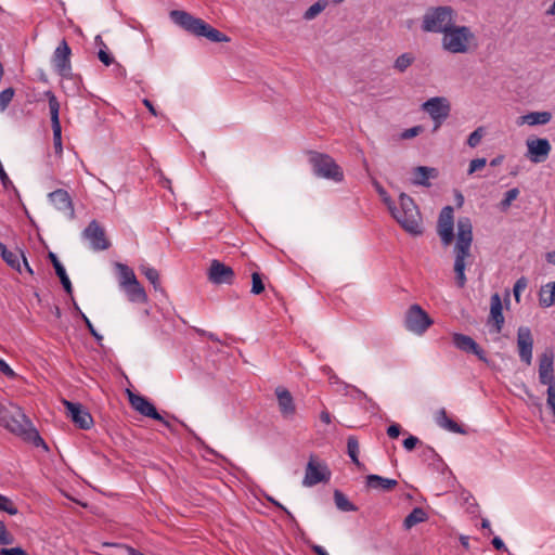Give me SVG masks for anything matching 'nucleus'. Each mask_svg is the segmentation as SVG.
Instances as JSON below:
<instances>
[{"mask_svg":"<svg viewBox=\"0 0 555 555\" xmlns=\"http://www.w3.org/2000/svg\"><path fill=\"white\" fill-rule=\"evenodd\" d=\"M0 425L24 440L33 442L36 447L47 448L31 422L17 405L11 404V409H9L0 403Z\"/></svg>","mask_w":555,"mask_h":555,"instance_id":"f257e3e1","label":"nucleus"},{"mask_svg":"<svg viewBox=\"0 0 555 555\" xmlns=\"http://www.w3.org/2000/svg\"><path fill=\"white\" fill-rule=\"evenodd\" d=\"M0 425L24 440L33 442L36 447L47 448L31 422L17 405L11 404V409H9L0 403Z\"/></svg>","mask_w":555,"mask_h":555,"instance_id":"f03ea898","label":"nucleus"},{"mask_svg":"<svg viewBox=\"0 0 555 555\" xmlns=\"http://www.w3.org/2000/svg\"><path fill=\"white\" fill-rule=\"evenodd\" d=\"M0 425L24 440L33 442L36 447L47 448L31 422L17 405L11 404V409H9L0 403Z\"/></svg>","mask_w":555,"mask_h":555,"instance_id":"7ed1b4c3","label":"nucleus"},{"mask_svg":"<svg viewBox=\"0 0 555 555\" xmlns=\"http://www.w3.org/2000/svg\"><path fill=\"white\" fill-rule=\"evenodd\" d=\"M384 203L387 205L391 216L408 233L412 235L422 234V215L411 196L400 193L399 207L395 205L390 197H385Z\"/></svg>","mask_w":555,"mask_h":555,"instance_id":"20e7f679","label":"nucleus"},{"mask_svg":"<svg viewBox=\"0 0 555 555\" xmlns=\"http://www.w3.org/2000/svg\"><path fill=\"white\" fill-rule=\"evenodd\" d=\"M457 234L456 244L454 247L455 261L454 272L455 280L459 287H464L466 284L465 276V260L470 257V246L473 242V225L470 219L467 217L459 218L457 220Z\"/></svg>","mask_w":555,"mask_h":555,"instance_id":"39448f33","label":"nucleus"},{"mask_svg":"<svg viewBox=\"0 0 555 555\" xmlns=\"http://www.w3.org/2000/svg\"><path fill=\"white\" fill-rule=\"evenodd\" d=\"M170 17L177 25L194 36L205 37L212 42L230 41L228 36L185 11L173 10L170 12Z\"/></svg>","mask_w":555,"mask_h":555,"instance_id":"423d86ee","label":"nucleus"},{"mask_svg":"<svg viewBox=\"0 0 555 555\" xmlns=\"http://www.w3.org/2000/svg\"><path fill=\"white\" fill-rule=\"evenodd\" d=\"M442 48L453 54H465L477 48V39L467 26L452 25L441 39Z\"/></svg>","mask_w":555,"mask_h":555,"instance_id":"0eeeda50","label":"nucleus"},{"mask_svg":"<svg viewBox=\"0 0 555 555\" xmlns=\"http://www.w3.org/2000/svg\"><path fill=\"white\" fill-rule=\"evenodd\" d=\"M455 11L449 5L429 8L422 21L426 33L444 34L454 24Z\"/></svg>","mask_w":555,"mask_h":555,"instance_id":"6e6552de","label":"nucleus"},{"mask_svg":"<svg viewBox=\"0 0 555 555\" xmlns=\"http://www.w3.org/2000/svg\"><path fill=\"white\" fill-rule=\"evenodd\" d=\"M309 162L312 166L313 172L320 177L334 182H341L344 180V171L336 164V162L327 154L318 152H310Z\"/></svg>","mask_w":555,"mask_h":555,"instance_id":"1a4fd4ad","label":"nucleus"},{"mask_svg":"<svg viewBox=\"0 0 555 555\" xmlns=\"http://www.w3.org/2000/svg\"><path fill=\"white\" fill-rule=\"evenodd\" d=\"M433 324V320L418 305H412L405 314V327L422 335Z\"/></svg>","mask_w":555,"mask_h":555,"instance_id":"9d476101","label":"nucleus"},{"mask_svg":"<svg viewBox=\"0 0 555 555\" xmlns=\"http://www.w3.org/2000/svg\"><path fill=\"white\" fill-rule=\"evenodd\" d=\"M422 108L435 120L434 130L440 127L441 122L449 117L451 111L450 102L443 96L427 100L423 103Z\"/></svg>","mask_w":555,"mask_h":555,"instance_id":"9b49d317","label":"nucleus"},{"mask_svg":"<svg viewBox=\"0 0 555 555\" xmlns=\"http://www.w3.org/2000/svg\"><path fill=\"white\" fill-rule=\"evenodd\" d=\"M82 236L89 242L91 249L94 251L106 250L111 246L104 228L96 220H92L88 224L82 232Z\"/></svg>","mask_w":555,"mask_h":555,"instance_id":"f8f14e48","label":"nucleus"},{"mask_svg":"<svg viewBox=\"0 0 555 555\" xmlns=\"http://www.w3.org/2000/svg\"><path fill=\"white\" fill-rule=\"evenodd\" d=\"M330 476L331 473L327 466L319 462L315 456L311 455L306 467L302 483L306 487H312L319 482L328 481Z\"/></svg>","mask_w":555,"mask_h":555,"instance_id":"ddd939ff","label":"nucleus"},{"mask_svg":"<svg viewBox=\"0 0 555 555\" xmlns=\"http://www.w3.org/2000/svg\"><path fill=\"white\" fill-rule=\"evenodd\" d=\"M70 55L72 50L67 42L63 40L55 49L52 56L55 70L64 78H69L72 75Z\"/></svg>","mask_w":555,"mask_h":555,"instance_id":"4468645a","label":"nucleus"},{"mask_svg":"<svg viewBox=\"0 0 555 555\" xmlns=\"http://www.w3.org/2000/svg\"><path fill=\"white\" fill-rule=\"evenodd\" d=\"M453 228V208L451 206H446L439 215L437 224V232L446 246L450 245L454 238Z\"/></svg>","mask_w":555,"mask_h":555,"instance_id":"2eb2a0df","label":"nucleus"},{"mask_svg":"<svg viewBox=\"0 0 555 555\" xmlns=\"http://www.w3.org/2000/svg\"><path fill=\"white\" fill-rule=\"evenodd\" d=\"M128 398L131 406L137 412L143 416L159 421L168 427L170 426V424L162 417L156 408L145 397L128 391Z\"/></svg>","mask_w":555,"mask_h":555,"instance_id":"dca6fc26","label":"nucleus"},{"mask_svg":"<svg viewBox=\"0 0 555 555\" xmlns=\"http://www.w3.org/2000/svg\"><path fill=\"white\" fill-rule=\"evenodd\" d=\"M67 416L81 429H89L93 424L91 414L80 404L63 400Z\"/></svg>","mask_w":555,"mask_h":555,"instance_id":"f3484780","label":"nucleus"},{"mask_svg":"<svg viewBox=\"0 0 555 555\" xmlns=\"http://www.w3.org/2000/svg\"><path fill=\"white\" fill-rule=\"evenodd\" d=\"M527 157L534 164L544 162L551 152V144L547 139L529 138L526 141Z\"/></svg>","mask_w":555,"mask_h":555,"instance_id":"a211bd4d","label":"nucleus"},{"mask_svg":"<svg viewBox=\"0 0 555 555\" xmlns=\"http://www.w3.org/2000/svg\"><path fill=\"white\" fill-rule=\"evenodd\" d=\"M517 347L521 361L530 365L532 361L533 337L529 327L520 326L518 328Z\"/></svg>","mask_w":555,"mask_h":555,"instance_id":"6ab92c4d","label":"nucleus"},{"mask_svg":"<svg viewBox=\"0 0 555 555\" xmlns=\"http://www.w3.org/2000/svg\"><path fill=\"white\" fill-rule=\"evenodd\" d=\"M208 279L214 284H232L234 271L219 260H212L208 270Z\"/></svg>","mask_w":555,"mask_h":555,"instance_id":"aec40b11","label":"nucleus"},{"mask_svg":"<svg viewBox=\"0 0 555 555\" xmlns=\"http://www.w3.org/2000/svg\"><path fill=\"white\" fill-rule=\"evenodd\" d=\"M539 380L542 385L555 383L554 353L545 350L539 358Z\"/></svg>","mask_w":555,"mask_h":555,"instance_id":"412c9836","label":"nucleus"},{"mask_svg":"<svg viewBox=\"0 0 555 555\" xmlns=\"http://www.w3.org/2000/svg\"><path fill=\"white\" fill-rule=\"evenodd\" d=\"M49 199L56 209L64 211L70 219L74 218L75 210L67 191L62 189L55 190L49 194Z\"/></svg>","mask_w":555,"mask_h":555,"instance_id":"4be33fe9","label":"nucleus"},{"mask_svg":"<svg viewBox=\"0 0 555 555\" xmlns=\"http://www.w3.org/2000/svg\"><path fill=\"white\" fill-rule=\"evenodd\" d=\"M453 344L460 350L476 354L480 360L486 361L483 350L476 344V341L464 334H453Z\"/></svg>","mask_w":555,"mask_h":555,"instance_id":"5701e85b","label":"nucleus"},{"mask_svg":"<svg viewBox=\"0 0 555 555\" xmlns=\"http://www.w3.org/2000/svg\"><path fill=\"white\" fill-rule=\"evenodd\" d=\"M279 409L285 418H289L295 414L296 406L292 393L284 387L275 389Z\"/></svg>","mask_w":555,"mask_h":555,"instance_id":"b1692460","label":"nucleus"},{"mask_svg":"<svg viewBox=\"0 0 555 555\" xmlns=\"http://www.w3.org/2000/svg\"><path fill=\"white\" fill-rule=\"evenodd\" d=\"M503 306L498 293L491 296L489 322H493L495 333L502 331L504 324Z\"/></svg>","mask_w":555,"mask_h":555,"instance_id":"393cba45","label":"nucleus"},{"mask_svg":"<svg viewBox=\"0 0 555 555\" xmlns=\"http://www.w3.org/2000/svg\"><path fill=\"white\" fill-rule=\"evenodd\" d=\"M437 176H438V171L436 168L426 167V166H417L413 169L412 183L414 185L430 186L429 179L436 178Z\"/></svg>","mask_w":555,"mask_h":555,"instance_id":"a878e982","label":"nucleus"},{"mask_svg":"<svg viewBox=\"0 0 555 555\" xmlns=\"http://www.w3.org/2000/svg\"><path fill=\"white\" fill-rule=\"evenodd\" d=\"M0 255L8 266L20 273L22 272L21 259L24 258L22 250H9L7 246L0 242Z\"/></svg>","mask_w":555,"mask_h":555,"instance_id":"bb28decb","label":"nucleus"},{"mask_svg":"<svg viewBox=\"0 0 555 555\" xmlns=\"http://www.w3.org/2000/svg\"><path fill=\"white\" fill-rule=\"evenodd\" d=\"M552 118V114L550 112H532L526 115L520 116L517 119V125H546Z\"/></svg>","mask_w":555,"mask_h":555,"instance_id":"cd10ccee","label":"nucleus"},{"mask_svg":"<svg viewBox=\"0 0 555 555\" xmlns=\"http://www.w3.org/2000/svg\"><path fill=\"white\" fill-rule=\"evenodd\" d=\"M365 483L371 489L391 491L397 487L398 481L396 479H389L378 475H369L365 478Z\"/></svg>","mask_w":555,"mask_h":555,"instance_id":"c85d7f7f","label":"nucleus"},{"mask_svg":"<svg viewBox=\"0 0 555 555\" xmlns=\"http://www.w3.org/2000/svg\"><path fill=\"white\" fill-rule=\"evenodd\" d=\"M122 289L132 302L145 304L147 301V295L139 281L125 286Z\"/></svg>","mask_w":555,"mask_h":555,"instance_id":"c756f323","label":"nucleus"},{"mask_svg":"<svg viewBox=\"0 0 555 555\" xmlns=\"http://www.w3.org/2000/svg\"><path fill=\"white\" fill-rule=\"evenodd\" d=\"M436 422L440 427H442L451 433H456V434H462V435L466 434L465 429H463L462 426H460L457 423H455L454 421H452L451 418L448 417L447 411L443 408L437 412Z\"/></svg>","mask_w":555,"mask_h":555,"instance_id":"7c9ffc66","label":"nucleus"},{"mask_svg":"<svg viewBox=\"0 0 555 555\" xmlns=\"http://www.w3.org/2000/svg\"><path fill=\"white\" fill-rule=\"evenodd\" d=\"M49 258H50V260H51V262H52V264H53V267H54V269H55V273H56V275H57V276L60 278V280H61V283H62V285H63V287H64L65 292H66L67 294H72V292H73L72 283H70V281H69V279H68V276H67V274H66V271H65L64 267H63V266H62V263L59 261V259H57V257H56V255H55V254L50 253V254H49Z\"/></svg>","mask_w":555,"mask_h":555,"instance_id":"2f4dec72","label":"nucleus"},{"mask_svg":"<svg viewBox=\"0 0 555 555\" xmlns=\"http://www.w3.org/2000/svg\"><path fill=\"white\" fill-rule=\"evenodd\" d=\"M115 268L118 272L119 285L121 288L138 281L133 270L129 268L127 264L117 262L115 264Z\"/></svg>","mask_w":555,"mask_h":555,"instance_id":"473e14b6","label":"nucleus"},{"mask_svg":"<svg viewBox=\"0 0 555 555\" xmlns=\"http://www.w3.org/2000/svg\"><path fill=\"white\" fill-rule=\"evenodd\" d=\"M539 301L546 308L555 304V281L541 287Z\"/></svg>","mask_w":555,"mask_h":555,"instance_id":"72a5a7b5","label":"nucleus"},{"mask_svg":"<svg viewBox=\"0 0 555 555\" xmlns=\"http://www.w3.org/2000/svg\"><path fill=\"white\" fill-rule=\"evenodd\" d=\"M427 519V514L421 507H415L404 519L403 526L405 529H411L415 525L423 522Z\"/></svg>","mask_w":555,"mask_h":555,"instance_id":"f704fd0d","label":"nucleus"},{"mask_svg":"<svg viewBox=\"0 0 555 555\" xmlns=\"http://www.w3.org/2000/svg\"><path fill=\"white\" fill-rule=\"evenodd\" d=\"M415 62V56L411 52L403 53L399 55L393 62V68L398 73H404L413 63Z\"/></svg>","mask_w":555,"mask_h":555,"instance_id":"c9c22d12","label":"nucleus"},{"mask_svg":"<svg viewBox=\"0 0 555 555\" xmlns=\"http://www.w3.org/2000/svg\"><path fill=\"white\" fill-rule=\"evenodd\" d=\"M44 94L49 101L51 125L61 124L60 118H59L60 102L57 101L56 96L54 95V93L52 91H47Z\"/></svg>","mask_w":555,"mask_h":555,"instance_id":"e433bc0d","label":"nucleus"},{"mask_svg":"<svg viewBox=\"0 0 555 555\" xmlns=\"http://www.w3.org/2000/svg\"><path fill=\"white\" fill-rule=\"evenodd\" d=\"M359 450H360V446H359V441H358L357 437H354V436L348 437V440H347V452H348V455L350 456L351 461L359 468H362L363 464L359 461V457H358Z\"/></svg>","mask_w":555,"mask_h":555,"instance_id":"4c0bfd02","label":"nucleus"},{"mask_svg":"<svg viewBox=\"0 0 555 555\" xmlns=\"http://www.w3.org/2000/svg\"><path fill=\"white\" fill-rule=\"evenodd\" d=\"M334 500H335V504H336L337 508L340 511H344V512L357 511V507L339 490H335Z\"/></svg>","mask_w":555,"mask_h":555,"instance_id":"58836bf2","label":"nucleus"},{"mask_svg":"<svg viewBox=\"0 0 555 555\" xmlns=\"http://www.w3.org/2000/svg\"><path fill=\"white\" fill-rule=\"evenodd\" d=\"M140 270L145 275V278L151 282L155 291H163L159 282V273L156 269L146 266H141Z\"/></svg>","mask_w":555,"mask_h":555,"instance_id":"ea45409f","label":"nucleus"},{"mask_svg":"<svg viewBox=\"0 0 555 555\" xmlns=\"http://www.w3.org/2000/svg\"><path fill=\"white\" fill-rule=\"evenodd\" d=\"M0 512L14 516L18 514V508L11 498L0 493Z\"/></svg>","mask_w":555,"mask_h":555,"instance_id":"a19ab883","label":"nucleus"},{"mask_svg":"<svg viewBox=\"0 0 555 555\" xmlns=\"http://www.w3.org/2000/svg\"><path fill=\"white\" fill-rule=\"evenodd\" d=\"M327 2L325 0H319L313 3L304 14V18L311 21L315 18L326 8Z\"/></svg>","mask_w":555,"mask_h":555,"instance_id":"79ce46f5","label":"nucleus"},{"mask_svg":"<svg viewBox=\"0 0 555 555\" xmlns=\"http://www.w3.org/2000/svg\"><path fill=\"white\" fill-rule=\"evenodd\" d=\"M52 130H53V143H54L55 153L59 156H61L62 152H63L61 124L52 125Z\"/></svg>","mask_w":555,"mask_h":555,"instance_id":"37998d69","label":"nucleus"},{"mask_svg":"<svg viewBox=\"0 0 555 555\" xmlns=\"http://www.w3.org/2000/svg\"><path fill=\"white\" fill-rule=\"evenodd\" d=\"M519 195V190L517 188L511 189L505 193L504 198L500 203L501 210L505 211L511 206L512 202L517 198Z\"/></svg>","mask_w":555,"mask_h":555,"instance_id":"c03bdc74","label":"nucleus"},{"mask_svg":"<svg viewBox=\"0 0 555 555\" xmlns=\"http://www.w3.org/2000/svg\"><path fill=\"white\" fill-rule=\"evenodd\" d=\"M485 128L483 127H478L476 130H474L468 139H467V144L470 146V147H476L480 144L482 138L485 137Z\"/></svg>","mask_w":555,"mask_h":555,"instance_id":"a18cd8bd","label":"nucleus"},{"mask_svg":"<svg viewBox=\"0 0 555 555\" xmlns=\"http://www.w3.org/2000/svg\"><path fill=\"white\" fill-rule=\"evenodd\" d=\"M14 96V89L8 88L0 92V111L3 112L9 106Z\"/></svg>","mask_w":555,"mask_h":555,"instance_id":"49530a36","label":"nucleus"},{"mask_svg":"<svg viewBox=\"0 0 555 555\" xmlns=\"http://www.w3.org/2000/svg\"><path fill=\"white\" fill-rule=\"evenodd\" d=\"M251 282H253V286H251L253 294L259 295L264 291V284H263L261 276L258 272H254L251 274Z\"/></svg>","mask_w":555,"mask_h":555,"instance_id":"de8ad7c7","label":"nucleus"},{"mask_svg":"<svg viewBox=\"0 0 555 555\" xmlns=\"http://www.w3.org/2000/svg\"><path fill=\"white\" fill-rule=\"evenodd\" d=\"M14 542V537L10 533L3 521L0 520V544L7 545Z\"/></svg>","mask_w":555,"mask_h":555,"instance_id":"09e8293b","label":"nucleus"},{"mask_svg":"<svg viewBox=\"0 0 555 555\" xmlns=\"http://www.w3.org/2000/svg\"><path fill=\"white\" fill-rule=\"evenodd\" d=\"M528 282L526 278H520L516 281L513 293L517 302L520 300V294L527 288Z\"/></svg>","mask_w":555,"mask_h":555,"instance_id":"8fccbe9b","label":"nucleus"},{"mask_svg":"<svg viewBox=\"0 0 555 555\" xmlns=\"http://www.w3.org/2000/svg\"><path fill=\"white\" fill-rule=\"evenodd\" d=\"M547 399L546 403L552 410V414L555 417V383L547 384Z\"/></svg>","mask_w":555,"mask_h":555,"instance_id":"3c124183","label":"nucleus"},{"mask_svg":"<svg viewBox=\"0 0 555 555\" xmlns=\"http://www.w3.org/2000/svg\"><path fill=\"white\" fill-rule=\"evenodd\" d=\"M486 165H487V159L486 158L473 159L470 162V164H469L468 175H473L474 172L482 169Z\"/></svg>","mask_w":555,"mask_h":555,"instance_id":"603ef678","label":"nucleus"},{"mask_svg":"<svg viewBox=\"0 0 555 555\" xmlns=\"http://www.w3.org/2000/svg\"><path fill=\"white\" fill-rule=\"evenodd\" d=\"M98 57L105 66H109L114 63V57L108 53L107 48L100 49Z\"/></svg>","mask_w":555,"mask_h":555,"instance_id":"864d4df0","label":"nucleus"},{"mask_svg":"<svg viewBox=\"0 0 555 555\" xmlns=\"http://www.w3.org/2000/svg\"><path fill=\"white\" fill-rule=\"evenodd\" d=\"M81 318L82 320L85 321L86 323V326L88 327L90 334L96 339L98 343H101L102 339H103V336L100 335L95 328L93 327L92 323L90 322V320L83 314L81 313Z\"/></svg>","mask_w":555,"mask_h":555,"instance_id":"5fc2aeb1","label":"nucleus"},{"mask_svg":"<svg viewBox=\"0 0 555 555\" xmlns=\"http://www.w3.org/2000/svg\"><path fill=\"white\" fill-rule=\"evenodd\" d=\"M422 131H423L422 126H415V127H412V128L403 131L401 137H402V139H405V140L412 139V138L418 135Z\"/></svg>","mask_w":555,"mask_h":555,"instance_id":"6e6d98bb","label":"nucleus"},{"mask_svg":"<svg viewBox=\"0 0 555 555\" xmlns=\"http://www.w3.org/2000/svg\"><path fill=\"white\" fill-rule=\"evenodd\" d=\"M0 372L9 378L17 377V374L10 367V365L2 359H0Z\"/></svg>","mask_w":555,"mask_h":555,"instance_id":"4d7b16f0","label":"nucleus"},{"mask_svg":"<svg viewBox=\"0 0 555 555\" xmlns=\"http://www.w3.org/2000/svg\"><path fill=\"white\" fill-rule=\"evenodd\" d=\"M0 555H28L22 547L1 548Z\"/></svg>","mask_w":555,"mask_h":555,"instance_id":"13d9d810","label":"nucleus"},{"mask_svg":"<svg viewBox=\"0 0 555 555\" xmlns=\"http://www.w3.org/2000/svg\"><path fill=\"white\" fill-rule=\"evenodd\" d=\"M420 442L418 438L415 436H409L406 439L403 440V447L408 451H412L416 444Z\"/></svg>","mask_w":555,"mask_h":555,"instance_id":"bf43d9fd","label":"nucleus"},{"mask_svg":"<svg viewBox=\"0 0 555 555\" xmlns=\"http://www.w3.org/2000/svg\"><path fill=\"white\" fill-rule=\"evenodd\" d=\"M401 433V427L400 425L398 424H392L390 425L388 428H387V435L391 438V439H396L399 437Z\"/></svg>","mask_w":555,"mask_h":555,"instance_id":"052dcab7","label":"nucleus"},{"mask_svg":"<svg viewBox=\"0 0 555 555\" xmlns=\"http://www.w3.org/2000/svg\"><path fill=\"white\" fill-rule=\"evenodd\" d=\"M268 500L274 504L276 507L281 508L282 511H284L286 513V515L291 518V519H294V516L293 514L285 507L283 506L280 502H278L276 500L272 499V498H268Z\"/></svg>","mask_w":555,"mask_h":555,"instance_id":"680f3d73","label":"nucleus"},{"mask_svg":"<svg viewBox=\"0 0 555 555\" xmlns=\"http://www.w3.org/2000/svg\"><path fill=\"white\" fill-rule=\"evenodd\" d=\"M492 545L496 548V550H505V545L503 543V541L495 537L493 540H492Z\"/></svg>","mask_w":555,"mask_h":555,"instance_id":"e2e57ef3","label":"nucleus"},{"mask_svg":"<svg viewBox=\"0 0 555 555\" xmlns=\"http://www.w3.org/2000/svg\"><path fill=\"white\" fill-rule=\"evenodd\" d=\"M374 185L376 188V191L378 192V194L382 196V198L384 199L385 197H390L387 192L384 190V188L378 183V182H374Z\"/></svg>","mask_w":555,"mask_h":555,"instance_id":"0e129e2a","label":"nucleus"},{"mask_svg":"<svg viewBox=\"0 0 555 555\" xmlns=\"http://www.w3.org/2000/svg\"><path fill=\"white\" fill-rule=\"evenodd\" d=\"M143 104L145 105V107L151 112V114L153 115H157V112L155 109V107L153 106L152 102L147 99H144L143 100Z\"/></svg>","mask_w":555,"mask_h":555,"instance_id":"69168bd1","label":"nucleus"},{"mask_svg":"<svg viewBox=\"0 0 555 555\" xmlns=\"http://www.w3.org/2000/svg\"><path fill=\"white\" fill-rule=\"evenodd\" d=\"M546 261L555 266V250L545 255Z\"/></svg>","mask_w":555,"mask_h":555,"instance_id":"338daca9","label":"nucleus"},{"mask_svg":"<svg viewBox=\"0 0 555 555\" xmlns=\"http://www.w3.org/2000/svg\"><path fill=\"white\" fill-rule=\"evenodd\" d=\"M313 552H314L317 555H328V554L326 553V551H325L322 546H320V545H315V546H313Z\"/></svg>","mask_w":555,"mask_h":555,"instance_id":"774afa93","label":"nucleus"}]
</instances>
